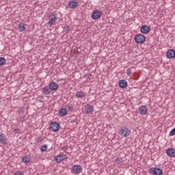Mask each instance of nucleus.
Here are the masks:
<instances>
[{
  "label": "nucleus",
  "mask_w": 175,
  "mask_h": 175,
  "mask_svg": "<svg viewBox=\"0 0 175 175\" xmlns=\"http://www.w3.org/2000/svg\"><path fill=\"white\" fill-rule=\"evenodd\" d=\"M18 29L20 32H24V31L26 29L25 25L20 23L18 26Z\"/></svg>",
  "instance_id": "obj_22"
},
{
  "label": "nucleus",
  "mask_w": 175,
  "mask_h": 175,
  "mask_svg": "<svg viewBox=\"0 0 175 175\" xmlns=\"http://www.w3.org/2000/svg\"><path fill=\"white\" fill-rule=\"evenodd\" d=\"M49 129L52 132H58L59 131V124L57 122H53L49 124Z\"/></svg>",
  "instance_id": "obj_4"
},
{
  "label": "nucleus",
  "mask_w": 175,
  "mask_h": 175,
  "mask_svg": "<svg viewBox=\"0 0 175 175\" xmlns=\"http://www.w3.org/2000/svg\"><path fill=\"white\" fill-rule=\"evenodd\" d=\"M119 134L123 137H128L131 135V131L126 127H122L119 131Z\"/></svg>",
  "instance_id": "obj_2"
},
{
  "label": "nucleus",
  "mask_w": 175,
  "mask_h": 175,
  "mask_svg": "<svg viewBox=\"0 0 175 175\" xmlns=\"http://www.w3.org/2000/svg\"><path fill=\"white\" fill-rule=\"evenodd\" d=\"M66 114H68V111H66V109L62 108L59 109V116H60V117H65V116H66Z\"/></svg>",
  "instance_id": "obj_19"
},
{
  "label": "nucleus",
  "mask_w": 175,
  "mask_h": 175,
  "mask_svg": "<svg viewBox=\"0 0 175 175\" xmlns=\"http://www.w3.org/2000/svg\"><path fill=\"white\" fill-rule=\"evenodd\" d=\"M81 170H82V169H81V166L80 165H75L71 169V171L73 172V173H75V174L81 173Z\"/></svg>",
  "instance_id": "obj_9"
},
{
  "label": "nucleus",
  "mask_w": 175,
  "mask_h": 175,
  "mask_svg": "<svg viewBox=\"0 0 175 175\" xmlns=\"http://www.w3.org/2000/svg\"><path fill=\"white\" fill-rule=\"evenodd\" d=\"M135 40L137 44H143L146 42V36L141 33L137 34L135 38Z\"/></svg>",
  "instance_id": "obj_3"
},
{
  "label": "nucleus",
  "mask_w": 175,
  "mask_h": 175,
  "mask_svg": "<svg viewBox=\"0 0 175 175\" xmlns=\"http://www.w3.org/2000/svg\"><path fill=\"white\" fill-rule=\"evenodd\" d=\"M84 96H85V94L83 91H77L75 94V98L77 99L84 98Z\"/></svg>",
  "instance_id": "obj_18"
},
{
  "label": "nucleus",
  "mask_w": 175,
  "mask_h": 175,
  "mask_svg": "<svg viewBox=\"0 0 175 175\" xmlns=\"http://www.w3.org/2000/svg\"><path fill=\"white\" fill-rule=\"evenodd\" d=\"M40 150L41 151V152H45V151H47V145H42L41 146V147L40 148Z\"/></svg>",
  "instance_id": "obj_23"
},
{
  "label": "nucleus",
  "mask_w": 175,
  "mask_h": 175,
  "mask_svg": "<svg viewBox=\"0 0 175 175\" xmlns=\"http://www.w3.org/2000/svg\"><path fill=\"white\" fill-rule=\"evenodd\" d=\"M64 32L68 33L70 31V28H69V26L67 25L64 27Z\"/></svg>",
  "instance_id": "obj_25"
},
{
  "label": "nucleus",
  "mask_w": 175,
  "mask_h": 175,
  "mask_svg": "<svg viewBox=\"0 0 175 175\" xmlns=\"http://www.w3.org/2000/svg\"><path fill=\"white\" fill-rule=\"evenodd\" d=\"M42 94L44 95H50L51 94V90L49 87H44L42 88Z\"/></svg>",
  "instance_id": "obj_17"
},
{
  "label": "nucleus",
  "mask_w": 175,
  "mask_h": 175,
  "mask_svg": "<svg viewBox=\"0 0 175 175\" xmlns=\"http://www.w3.org/2000/svg\"><path fill=\"white\" fill-rule=\"evenodd\" d=\"M131 73H132V70L131 69H128L126 71L127 76H131Z\"/></svg>",
  "instance_id": "obj_30"
},
{
  "label": "nucleus",
  "mask_w": 175,
  "mask_h": 175,
  "mask_svg": "<svg viewBox=\"0 0 175 175\" xmlns=\"http://www.w3.org/2000/svg\"><path fill=\"white\" fill-rule=\"evenodd\" d=\"M44 139L40 137H38L37 138V143H42V142H43Z\"/></svg>",
  "instance_id": "obj_29"
},
{
  "label": "nucleus",
  "mask_w": 175,
  "mask_h": 175,
  "mask_svg": "<svg viewBox=\"0 0 175 175\" xmlns=\"http://www.w3.org/2000/svg\"><path fill=\"white\" fill-rule=\"evenodd\" d=\"M85 112L87 114H92L94 113V107L88 104L85 107Z\"/></svg>",
  "instance_id": "obj_12"
},
{
  "label": "nucleus",
  "mask_w": 175,
  "mask_h": 175,
  "mask_svg": "<svg viewBox=\"0 0 175 175\" xmlns=\"http://www.w3.org/2000/svg\"><path fill=\"white\" fill-rule=\"evenodd\" d=\"M139 111L140 114H142V115L147 114V111H148V108L146 105H142L139 108Z\"/></svg>",
  "instance_id": "obj_11"
},
{
  "label": "nucleus",
  "mask_w": 175,
  "mask_h": 175,
  "mask_svg": "<svg viewBox=\"0 0 175 175\" xmlns=\"http://www.w3.org/2000/svg\"><path fill=\"white\" fill-rule=\"evenodd\" d=\"M0 143L1 144H6V137H5V134L0 133Z\"/></svg>",
  "instance_id": "obj_20"
},
{
  "label": "nucleus",
  "mask_w": 175,
  "mask_h": 175,
  "mask_svg": "<svg viewBox=\"0 0 175 175\" xmlns=\"http://www.w3.org/2000/svg\"><path fill=\"white\" fill-rule=\"evenodd\" d=\"M24 111H25L24 109H21L19 113H24Z\"/></svg>",
  "instance_id": "obj_32"
},
{
  "label": "nucleus",
  "mask_w": 175,
  "mask_h": 175,
  "mask_svg": "<svg viewBox=\"0 0 175 175\" xmlns=\"http://www.w3.org/2000/svg\"><path fill=\"white\" fill-rule=\"evenodd\" d=\"M167 58L169 59H175V50L174 49H169L167 51V55H166Z\"/></svg>",
  "instance_id": "obj_8"
},
{
  "label": "nucleus",
  "mask_w": 175,
  "mask_h": 175,
  "mask_svg": "<svg viewBox=\"0 0 175 175\" xmlns=\"http://www.w3.org/2000/svg\"><path fill=\"white\" fill-rule=\"evenodd\" d=\"M102 16V11L99 10H96L92 12V18L93 20H98V18H100Z\"/></svg>",
  "instance_id": "obj_7"
},
{
  "label": "nucleus",
  "mask_w": 175,
  "mask_h": 175,
  "mask_svg": "<svg viewBox=\"0 0 175 175\" xmlns=\"http://www.w3.org/2000/svg\"><path fill=\"white\" fill-rule=\"evenodd\" d=\"M30 161H31V157H29V156L26 155L23 157L22 162H23V163H29Z\"/></svg>",
  "instance_id": "obj_21"
},
{
  "label": "nucleus",
  "mask_w": 175,
  "mask_h": 175,
  "mask_svg": "<svg viewBox=\"0 0 175 175\" xmlns=\"http://www.w3.org/2000/svg\"><path fill=\"white\" fill-rule=\"evenodd\" d=\"M51 91H57L58 90V83L52 81L49 84Z\"/></svg>",
  "instance_id": "obj_10"
},
{
  "label": "nucleus",
  "mask_w": 175,
  "mask_h": 175,
  "mask_svg": "<svg viewBox=\"0 0 175 175\" xmlns=\"http://www.w3.org/2000/svg\"><path fill=\"white\" fill-rule=\"evenodd\" d=\"M116 162L120 165V163H122V158H117L116 159Z\"/></svg>",
  "instance_id": "obj_26"
},
{
  "label": "nucleus",
  "mask_w": 175,
  "mask_h": 175,
  "mask_svg": "<svg viewBox=\"0 0 175 175\" xmlns=\"http://www.w3.org/2000/svg\"><path fill=\"white\" fill-rule=\"evenodd\" d=\"M150 173L153 175H162L163 172L162 171V169L158 168V167H150L149 169Z\"/></svg>",
  "instance_id": "obj_5"
},
{
  "label": "nucleus",
  "mask_w": 175,
  "mask_h": 175,
  "mask_svg": "<svg viewBox=\"0 0 175 175\" xmlns=\"http://www.w3.org/2000/svg\"><path fill=\"white\" fill-rule=\"evenodd\" d=\"M166 154L168 155V157L175 158V150L174 148H168L166 150Z\"/></svg>",
  "instance_id": "obj_13"
},
{
  "label": "nucleus",
  "mask_w": 175,
  "mask_h": 175,
  "mask_svg": "<svg viewBox=\"0 0 175 175\" xmlns=\"http://www.w3.org/2000/svg\"><path fill=\"white\" fill-rule=\"evenodd\" d=\"M14 175H24V174L21 172H16Z\"/></svg>",
  "instance_id": "obj_31"
},
{
  "label": "nucleus",
  "mask_w": 175,
  "mask_h": 175,
  "mask_svg": "<svg viewBox=\"0 0 175 175\" xmlns=\"http://www.w3.org/2000/svg\"><path fill=\"white\" fill-rule=\"evenodd\" d=\"M73 109H74V107L72 105H68V110H69V111H72Z\"/></svg>",
  "instance_id": "obj_28"
},
{
  "label": "nucleus",
  "mask_w": 175,
  "mask_h": 175,
  "mask_svg": "<svg viewBox=\"0 0 175 175\" xmlns=\"http://www.w3.org/2000/svg\"><path fill=\"white\" fill-rule=\"evenodd\" d=\"M65 159H68V155L66 154H59L55 157V161H56L57 163H61V162L65 161Z\"/></svg>",
  "instance_id": "obj_6"
},
{
  "label": "nucleus",
  "mask_w": 175,
  "mask_h": 175,
  "mask_svg": "<svg viewBox=\"0 0 175 175\" xmlns=\"http://www.w3.org/2000/svg\"><path fill=\"white\" fill-rule=\"evenodd\" d=\"M14 132H18V129H14Z\"/></svg>",
  "instance_id": "obj_33"
},
{
  "label": "nucleus",
  "mask_w": 175,
  "mask_h": 175,
  "mask_svg": "<svg viewBox=\"0 0 175 175\" xmlns=\"http://www.w3.org/2000/svg\"><path fill=\"white\" fill-rule=\"evenodd\" d=\"M48 18H49V21L47 23V24L50 27H53V25H55V23H57V20H58V18H57V16L54 13H51L49 15H48Z\"/></svg>",
  "instance_id": "obj_1"
},
{
  "label": "nucleus",
  "mask_w": 175,
  "mask_h": 175,
  "mask_svg": "<svg viewBox=\"0 0 175 175\" xmlns=\"http://www.w3.org/2000/svg\"><path fill=\"white\" fill-rule=\"evenodd\" d=\"M140 31L142 33H148V32H150V27L144 25L141 27Z\"/></svg>",
  "instance_id": "obj_16"
},
{
  "label": "nucleus",
  "mask_w": 175,
  "mask_h": 175,
  "mask_svg": "<svg viewBox=\"0 0 175 175\" xmlns=\"http://www.w3.org/2000/svg\"><path fill=\"white\" fill-rule=\"evenodd\" d=\"M77 119H75V121H77Z\"/></svg>",
  "instance_id": "obj_34"
},
{
  "label": "nucleus",
  "mask_w": 175,
  "mask_h": 175,
  "mask_svg": "<svg viewBox=\"0 0 175 175\" xmlns=\"http://www.w3.org/2000/svg\"><path fill=\"white\" fill-rule=\"evenodd\" d=\"M119 87L120 88H126L128 87V82L125 79H121L119 81Z\"/></svg>",
  "instance_id": "obj_14"
},
{
  "label": "nucleus",
  "mask_w": 175,
  "mask_h": 175,
  "mask_svg": "<svg viewBox=\"0 0 175 175\" xmlns=\"http://www.w3.org/2000/svg\"><path fill=\"white\" fill-rule=\"evenodd\" d=\"M175 135V128H174L170 132V136H174Z\"/></svg>",
  "instance_id": "obj_27"
},
{
  "label": "nucleus",
  "mask_w": 175,
  "mask_h": 175,
  "mask_svg": "<svg viewBox=\"0 0 175 175\" xmlns=\"http://www.w3.org/2000/svg\"><path fill=\"white\" fill-rule=\"evenodd\" d=\"M79 5V3L76 1H70L68 3L69 8L71 9H76Z\"/></svg>",
  "instance_id": "obj_15"
},
{
  "label": "nucleus",
  "mask_w": 175,
  "mask_h": 175,
  "mask_svg": "<svg viewBox=\"0 0 175 175\" xmlns=\"http://www.w3.org/2000/svg\"><path fill=\"white\" fill-rule=\"evenodd\" d=\"M5 64H6V59L5 57H0V66L5 65Z\"/></svg>",
  "instance_id": "obj_24"
}]
</instances>
